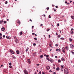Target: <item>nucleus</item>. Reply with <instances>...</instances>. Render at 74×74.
Returning <instances> with one entry per match:
<instances>
[{
    "label": "nucleus",
    "mask_w": 74,
    "mask_h": 74,
    "mask_svg": "<svg viewBox=\"0 0 74 74\" xmlns=\"http://www.w3.org/2000/svg\"><path fill=\"white\" fill-rule=\"evenodd\" d=\"M28 50H29V47H27V49H26V50L25 51L26 52H27V51H28Z\"/></svg>",
    "instance_id": "obj_20"
},
{
    "label": "nucleus",
    "mask_w": 74,
    "mask_h": 74,
    "mask_svg": "<svg viewBox=\"0 0 74 74\" xmlns=\"http://www.w3.org/2000/svg\"><path fill=\"white\" fill-rule=\"evenodd\" d=\"M73 30H74V29H73V28H72L71 29V31H73Z\"/></svg>",
    "instance_id": "obj_46"
},
{
    "label": "nucleus",
    "mask_w": 74,
    "mask_h": 74,
    "mask_svg": "<svg viewBox=\"0 0 74 74\" xmlns=\"http://www.w3.org/2000/svg\"><path fill=\"white\" fill-rule=\"evenodd\" d=\"M56 51H58V49H56Z\"/></svg>",
    "instance_id": "obj_62"
},
{
    "label": "nucleus",
    "mask_w": 74,
    "mask_h": 74,
    "mask_svg": "<svg viewBox=\"0 0 74 74\" xmlns=\"http://www.w3.org/2000/svg\"><path fill=\"white\" fill-rule=\"evenodd\" d=\"M1 38H2V36H0V40H1Z\"/></svg>",
    "instance_id": "obj_49"
},
{
    "label": "nucleus",
    "mask_w": 74,
    "mask_h": 74,
    "mask_svg": "<svg viewBox=\"0 0 74 74\" xmlns=\"http://www.w3.org/2000/svg\"><path fill=\"white\" fill-rule=\"evenodd\" d=\"M50 61L51 62V63H53V60H50Z\"/></svg>",
    "instance_id": "obj_21"
},
{
    "label": "nucleus",
    "mask_w": 74,
    "mask_h": 74,
    "mask_svg": "<svg viewBox=\"0 0 74 74\" xmlns=\"http://www.w3.org/2000/svg\"><path fill=\"white\" fill-rule=\"evenodd\" d=\"M5 4H7L8 3V2L7 1H6L5 3Z\"/></svg>",
    "instance_id": "obj_34"
},
{
    "label": "nucleus",
    "mask_w": 74,
    "mask_h": 74,
    "mask_svg": "<svg viewBox=\"0 0 74 74\" xmlns=\"http://www.w3.org/2000/svg\"><path fill=\"white\" fill-rule=\"evenodd\" d=\"M71 18L72 19H74V16H71Z\"/></svg>",
    "instance_id": "obj_22"
},
{
    "label": "nucleus",
    "mask_w": 74,
    "mask_h": 74,
    "mask_svg": "<svg viewBox=\"0 0 74 74\" xmlns=\"http://www.w3.org/2000/svg\"><path fill=\"white\" fill-rule=\"evenodd\" d=\"M47 60H48V61H50V60H49V59L48 58H47Z\"/></svg>",
    "instance_id": "obj_27"
},
{
    "label": "nucleus",
    "mask_w": 74,
    "mask_h": 74,
    "mask_svg": "<svg viewBox=\"0 0 74 74\" xmlns=\"http://www.w3.org/2000/svg\"><path fill=\"white\" fill-rule=\"evenodd\" d=\"M57 26H59V23H58V24H57Z\"/></svg>",
    "instance_id": "obj_50"
},
{
    "label": "nucleus",
    "mask_w": 74,
    "mask_h": 74,
    "mask_svg": "<svg viewBox=\"0 0 74 74\" xmlns=\"http://www.w3.org/2000/svg\"><path fill=\"white\" fill-rule=\"evenodd\" d=\"M65 48L66 50H69V47H68L66 46Z\"/></svg>",
    "instance_id": "obj_19"
},
{
    "label": "nucleus",
    "mask_w": 74,
    "mask_h": 74,
    "mask_svg": "<svg viewBox=\"0 0 74 74\" xmlns=\"http://www.w3.org/2000/svg\"><path fill=\"white\" fill-rule=\"evenodd\" d=\"M12 58H14V59H15V58H16L15 57H12Z\"/></svg>",
    "instance_id": "obj_55"
},
{
    "label": "nucleus",
    "mask_w": 74,
    "mask_h": 74,
    "mask_svg": "<svg viewBox=\"0 0 74 74\" xmlns=\"http://www.w3.org/2000/svg\"><path fill=\"white\" fill-rule=\"evenodd\" d=\"M49 7H47V9L48 10H49Z\"/></svg>",
    "instance_id": "obj_37"
},
{
    "label": "nucleus",
    "mask_w": 74,
    "mask_h": 74,
    "mask_svg": "<svg viewBox=\"0 0 74 74\" xmlns=\"http://www.w3.org/2000/svg\"><path fill=\"white\" fill-rule=\"evenodd\" d=\"M70 47L71 48H74V45L72 44L70 45Z\"/></svg>",
    "instance_id": "obj_6"
},
{
    "label": "nucleus",
    "mask_w": 74,
    "mask_h": 74,
    "mask_svg": "<svg viewBox=\"0 0 74 74\" xmlns=\"http://www.w3.org/2000/svg\"><path fill=\"white\" fill-rule=\"evenodd\" d=\"M49 18H51V17L50 16V15H49Z\"/></svg>",
    "instance_id": "obj_40"
},
{
    "label": "nucleus",
    "mask_w": 74,
    "mask_h": 74,
    "mask_svg": "<svg viewBox=\"0 0 74 74\" xmlns=\"http://www.w3.org/2000/svg\"><path fill=\"white\" fill-rule=\"evenodd\" d=\"M2 31H4L5 30V28L4 27H3V28H2L1 29Z\"/></svg>",
    "instance_id": "obj_9"
},
{
    "label": "nucleus",
    "mask_w": 74,
    "mask_h": 74,
    "mask_svg": "<svg viewBox=\"0 0 74 74\" xmlns=\"http://www.w3.org/2000/svg\"><path fill=\"white\" fill-rule=\"evenodd\" d=\"M27 60H28V63L29 64H30V60L29 59H28Z\"/></svg>",
    "instance_id": "obj_10"
},
{
    "label": "nucleus",
    "mask_w": 74,
    "mask_h": 74,
    "mask_svg": "<svg viewBox=\"0 0 74 74\" xmlns=\"http://www.w3.org/2000/svg\"><path fill=\"white\" fill-rule=\"evenodd\" d=\"M3 20H1V21L0 22V24L1 25V24H2V23H3Z\"/></svg>",
    "instance_id": "obj_16"
},
{
    "label": "nucleus",
    "mask_w": 74,
    "mask_h": 74,
    "mask_svg": "<svg viewBox=\"0 0 74 74\" xmlns=\"http://www.w3.org/2000/svg\"><path fill=\"white\" fill-rule=\"evenodd\" d=\"M61 70L62 71H63V68H62L61 69Z\"/></svg>",
    "instance_id": "obj_29"
},
{
    "label": "nucleus",
    "mask_w": 74,
    "mask_h": 74,
    "mask_svg": "<svg viewBox=\"0 0 74 74\" xmlns=\"http://www.w3.org/2000/svg\"><path fill=\"white\" fill-rule=\"evenodd\" d=\"M6 38H9V37H8V36H6Z\"/></svg>",
    "instance_id": "obj_45"
},
{
    "label": "nucleus",
    "mask_w": 74,
    "mask_h": 74,
    "mask_svg": "<svg viewBox=\"0 0 74 74\" xmlns=\"http://www.w3.org/2000/svg\"><path fill=\"white\" fill-rule=\"evenodd\" d=\"M34 39L35 40H37V38H34Z\"/></svg>",
    "instance_id": "obj_33"
},
{
    "label": "nucleus",
    "mask_w": 74,
    "mask_h": 74,
    "mask_svg": "<svg viewBox=\"0 0 74 74\" xmlns=\"http://www.w3.org/2000/svg\"><path fill=\"white\" fill-rule=\"evenodd\" d=\"M37 65L38 66H40V64H37Z\"/></svg>",
    "instance_id": "obj_54"
},
{
    "label": "nucleus",
    "mask_w": 74,
    "mask_h": 74,
    "mask_svg": "<svg viewBox=\"0 0 74 74\" xmlns=\"http://www.w3.org/2000/svg\"><path fill=\"white\" fill-rule=\"evenodd\" d=\"M9 67L10 68H12V66L11 65H10L9 66Z\"/></svg>",
    "instance_id": "obj_32"
},
{
    "label": "nucleus",
    "mask_w": 74,
    "mask_h": 74,
    "mask_svg": "<svg viewBox=\"0 0 74 74\" xmlns=\"http://www.w3.org/2000/svg\"><path fill=\"white\" fill-rule=\"evenodd\" d=\"M22 32H21L19 33V36H22Z\"/></svg>",
    "instance_id": "obj_7"
},
{
    "label": "nucleus",
    "mask_w": 74,
    "mask_h": 74,
    "mask_svg": "<svg viewBox=\"0 0 74 74\" xmlns=\"http://www.w3.org/2000/svg\"><path fill=\"white\" fill-rule=\"evenodd\" d=\"M69 41H70V42H71L72 41H73V40H72V39L71 38H69Z\"/></svg>",
    "instance_id": "obj_17"
},
{
    "label": "nucleus",
    "mask_w": 74,
    "mask_h": 74,
    "mask_svg": "<svg viewBox=\"0 0 74 74\" xmlns=\"http://www.w3.org/2000/svg\"><path fill=\"white\" fill-rule=\"evenodd\" d=\"M33 27H34V26H32V28L33 29Z\"/></svg>",
    "instance_id": "obj_61"
},
{
    "label": "nucleus",
    "mask_w": 74,
    "mask_h": 74,
    "mask_svg": "<svg viewBox=\"0 0 74 74\" xmlns=\"http://www.w3.org/2000/svg\"><path fill=\"white\" fill-rule=\"evenodd\" d=\"M33 56H36V53H34L33 54Z\"/></svg>",
    "instance_id": "obj_15"
},
{
    "label": "nucleus",
    "mask_w": 74,
    "mask_h": 74,
    "mask_svg": "<svg viewBox=\"0 0 74 74\" xmlns=\"http://www.w3.org/2000/svg\"><path fill=\"white\" fill-rule=\"evenodd\" d=\"M56 47H58V45L56 44Z\"/></svg>",
    "instance_id": "obj_35"
},
{
    "label": "nucleus",
    "mask_w": 74,
    "mask_h": 74,
    "mask_svg": "<svg viewBox=\"0 0 74 74\" xmlns=\"http://www.w3.org/2000/svg\"><path fill=\"white\" fill-rule=\"evenodd\" d=\"M65 3L66 4H67V1H65Z\"/></svg>",
    "instance_id": "obj_47"
},
{
    "label": "nucleus",
    "mask_w": 74,
    "mask_h": 74,
    "mask_svg": "<svg viewBox=\"0 0 74 74\" xmlns=\"http://www.w3.org/2000/svg\"><path fill=\"white\" fill-rule=\"evenodd\" d=\"M43 55H42L40 56V57L41 58H43Z\"/></svg>",
    "instance_id": "obj_25"
},
{
    "label": "nucleus",
    "mask_w": 74,
    "mask_h": 74,
    "mask_svg": "<svg viewBox=\"0 0 74 74\" xmlns=\"http://www.w3.org/2000/svg\"><path fill=\"white\" fill-rule=\"evenodd\" d=\"M52 57H53V54H52Z\"/></svg>",
    "instance_id": "obj_58"
},
{
    "label": "nucleus",
    "mask_w": 74,
    "mask_h": 74,
    "mask_svg": "<svg viewBox=\"0 0 74 74\" xmlns=\"http://www.w3.org/2000/svg\"><path fill=\"white\" fill-rule=\"evenodd\" d=\"M71 2H72V1H70V3H71Z\"/></svg>",
    "instance_id": "obj_63"
},
{
    "label": "nucleus",
    "mask_w": 74,
    "mask_h": 74,
    "mask_svg": "<svg viewBox=\"0 0 74 74\" xmlns=\"http://www.w3.org/2000/svg\"><path fill=\"white\" fill-rule=\"evenodd\" d=\"M7 23V22L6 21H4V23Z\"/></svg>",
    "instance_id": "obj_43"
},
{
    "label": "nucleus",
    "mask_w": 74,
    "mask_h": 74,
    "mask_svg": "<svg viewBox=\"0 0 74 74\" xmlns=\"http://www.w3.org/2000/svg\"><path fill=\"white\" fill-rule=\"evenodd\" d=\"M34 34H34V33H33L32 34V36H34Z\"/></svg>",
    "instance_id": "obj_41"
},
{
    "label": "nucleus",
    "mask_w": 74,
    "mask_h": 74,
    "mask_svg": "<svg viewBox=\"0 0 74 74\" xmlns=\"http://www.w3.org/2000/svg\"><path fill=\"white\" fill-rule=\"evenodd\" d=\"M58 50L60 52V49H59Z\"/></svg>",
    "instance_id": "obj_52"
},
{
    "label": "nucleus",
    "mask_w": 74,
    "mask_h": 74,
    "mask_svg": "<svg viewBox=\"0 0 74 74\" xmlns=\"http://www.w3.org/2000/svg\"><path fill=\"white\" fill-rule=\"evenodd\" d=\"M23 71H24V74H28V72L27 71L24 70Z\"/></svg>",
    "instance_id": "obj_3"
},
{
    "label": "nucleus",
    "mask_w": 74,
    "mask_h": 74,
    "mask_svg": "<svg viewBox=\"0 0 74 74\" xmlns=\"http://www.w3.org/2000/svg\"><path fill=\"white\" fill-rule=\"evenodd\" d=\"M29 21H30L31 22H32V20H31V19H30Z\"/></svg>",
    "instance_id": "obj_60"
},
{
    "label": "nucleus",
    "mask_w": 74,
    "mask_h": 74,
    "mask_svg": "<svg viewBox=\"0 0 74 74\" xmlns=\"http://www.w3.org/2000/svg\"><path fill=\"white\" fill-rule=\"evenodd\" d=\"M64 74H69V71L67 69H64Z\"/></svg>",
    "instance_id": "obj_1"
},
{
    "label": "nucleus",
    "mask_w": 74,
    "mask_h": 74,
    "mask_svg": "<svg viewBox=\"0 0 74 74\" xmlns=\"http://www.w3.org/2000/svg\"><path fill=\"white\" fill-rule=\"evenodd\" d=\"M58 58V57H57V56H55V58Z\"/></svg>",
    "instance_id": "obj_57"
},
{
    "label": "nucleus",
    "mask_w": 74,
    "mask_h": 74,
    "mask_svg": "<svg viewBox=\"0 0 74 74\" xmlns=\"http://www.w3.org/2000/svg\"><path fill=\"white\" fill-rule=\"evenodd\" d=\"M56 8H58V6H56Z\"/></svg>",
    "instance_id": "obj_53"
},
{
    "label": "nucleus",
    "mask_w": 74,
    "mask_h": 74,
    "mask_svg": "<svg viewBox=\"0 0 74 74\" xmlns=\"http://www.w3.org/2000/svg\"><path fill=\"white\" fill-rule=\"evenodd\" d=\"M5 35H3V38H5Z\"/></svg>",
    "instance_id": "obj_48"
},
{
    "label": "nucleus",
    "mask_w": 74,
    "mask_h": 74,
    "mask_svg": "<svg viewBox=\"0 0 74 74\" xmlns=\"http://www.w3.org/2000/svg\"><path fill=\"white\" fill-rule=\"evenodd\" d=\"M9 65H11V63L10 62V63L9 64Z\"/></svg>",
    "instance_id": "obj_44"
},
{
    "label": "nucleus",
    "mask_w": 74,
    "mask_h": 74,
    "mask_svg": "<svg viewBox=\"0 0 74 74\" xmlns=\"http://www.w3.org/2000/svg\"><path fill=\"white\" fill-rule=\"evenodd\" d=\"M60 40H64V38H60Z\"/></svg>",
    "instance_id": "obj_26"
},
{
    "label": "nucleus",
    "mask_w": 74,
    "mask_h": 74,
    "mask_svg": "<svg viewBox=\"0 0 74 74\" xmlns=\"http://www.w3.org/2000/svg\"><path fill=\"white\" fill-rule=\"evenodd\" d=\"M2 34L1 33H0V36H2Z\"/></svg>",
    "instance_id": "obj_56"
},
{
    "label": "nucleus",
    "mask_w": 74,
    "mask_h": 74,
    "mask_svg": "<svg viewBox=\"0 0 74 74\" xmlns=\"http://www.w3.org/2000/svg\"><path fill=\"white\" fill-rule=\"evenodd\" d=\"M40 25V26H42V25H43L42 24L41 25Z\"/></svg>",
    "instance_id": "obj_64"
},
{
    "label": "nucleus",
    "mask_w": 74,
    "mask_h": 74,
    "mask_svg": "<svg viewBox=\"0 0 74 74\" xmlns=\"http://www.w3.org/2000/svg\"><path fill=\"white\" fill-rule=\"evenodd\" d=\"M15 42H16V43H18V39L16 38V39L15 40Z\"/></svg>",
    "instance_id": "obj_11"
},
{
    "label": "nucleus",
    "mask_w": 74,
    "mask_h": 74,
    "mask_svg": "<svg viewBox=\"0 0 74 74\" xmlns=\"http://www.w3.org/2000/svg\"><path fill=\"white\" fill-rule=\"evenodd\" d=\"M17 22L18 23V24H19V25H21V23L20 22V21H19V20H18L17 21Z\"/></svg>",
    "instance_id": "obj_12"
},
{
    "label": "nucleus",
    "mask_w": 74,
    "mask_h": 74,
    "mask_svg": "<svg viewBox=\"0 0 74 74\" xmlns=\"http://www.w3.org/2000/svg\"><path fill=\"white\" fill-rule=\"evenodd\" d=\"M64 66L63 65H61V67L62 68H64Z\"/></svg>",
    "instance_id": "obj_30"
},
{
    "label": "nucleus",
    "mask_w": 74,
    "mask_h": 74,
    "mask_svg": "<svg viewBox=\"0 0 74 74\" xmlns=\"http://www.w3.org/2000/svg\"><path fill=\"white\" fill-rule=\"evenodd\" d=\"M46 68L47 70H48L50 69V66H46Z\"/></svg>",
    "instance_id": "obj_5"
},
{
    "label": "nucleus",
    "mask_w": 74,
    "mask_h": 74,
    "mask_svg": "<svg viewBox=\"0 0 74 74\" xmlns=\"http://www.w3.org/2000/svg\"><path fill=\"white\" fill-rule=\"evenodd\" d=\"M65 49L64 48V47H63L62 49V51L64 53H65V51H64Z\"/></svg>",
    "instance_id": "obj_4"
},
{
    "label": "nucleus",
    "mask_w": 74,
    "mask_h": 74,
    "mask_svg": "<svg viewBox=\"0 0 74 74\" xmlns=\"http://www.w3.org/2000/svg\"><path fill=\"white\" fill-rule=\"evenodd\" d=\"M61 60H62V61H65V60H64V58H62L61 59Z\"/></svg>",
    "instance_id": "obj_13"
},
{
    "label": "nucleus",
    "mask_w": 74,
    "mask_h": 74,
    "mask_svg": "<svg viewBox=\"0 0 74 74\" xmlns=\"http://www.w3.org/2000/svg\"><path fill=\"white\" fill-rule=\"evenodd\" d=\"M16 53H17V54H19V51L18 50H17L16 51Z\"/></svg>",
    "instance_id": "obj_14"
},
{
    "label": "nucleus",
    "mask_w": 74,
    "mask_h": 74,
    "mask_svg": "<svg viewBox=\"0 0 74 74\" xmlns=\"http://www.w3.org/2000/svg\"><path fill=\"white\" fill-rule=\"evenodd\" d=\"M58 63H60V62H61V60H58Z\"/></svg>",
    "instance_id": "obj_28"
},
{
    "label": "nucleus",
    "mask_w": 74,
    "mask_h": 74,
    "mask_svg": "<svg viewBox=\"0 0 74 74\" xmlns=\"http://www.w3.org/2000/svg\"><path fill=\"white\" fill-rule=\"evenodd\" d=\"M71 53H72V54H73V55H74V53L73 51H71Z\"/></svg>",
    "instance_id": "obj_24"
},
{
    "label": "nucleus",
    "mask_w": 74,
    "mask_h": 74,
    "mask_svg": "<svg viewBox=\"0 0 74 74\" xmlns=\"http://www.w3.org/2000/svg\"><path fill=\"white\" fill-rule=\"evenodd\" d=\"M51 26H53V27H54L53 26V25L52 23V24H51Z\"/></svg>",
    "instance_id": "obj_38"
},
{
    "label": "nucleus",
    "mask_w": 74,
    "mask_h": 74,
    "mask_svg": "<svg viewBox=\"0 0 74 74\" xmlns=\"http://www.w3.org/2000/svg\"><path fill=\"white\" fill-rule=\"evenodd\" d=\"M51 45H52V42H50V43H49V46L51 47Z\"/></svg>",
    "instance_id": "obj_18"
},
{
    "label": "nucleus",
    "mask_w": 74,
    "mask_h": 74,
    "mask_svg": "<svg viewBox=\"0 0 74 74\" xmlns=\"http://www.w3.org/2000/svg\"><path fill=\"white\" fill-rule=\"evenodd\" d=\"M60 69L59 68V67H57V68H56V70H59Z\"/></svg>",
    "instance_id": "obj_23"
},
{
    "label": "nucleus",
    "mask_w": 74,
    "mask_h": 74,
    "mask_svg": "<svg viewBox=\"0 0 74 74\" xmlns=\"http://www.w3.org/2000/svg\"><path fill=\"white\" fill-rule=\"evenodd\" d=\"M46 57H47V58H48V57H49V55H46Z\"/></svg>",
    "instance_id": "obj_39"
},
{
    "label": "nucleus",
    "mask_w": 74,
    "mask_h": 74,
    "mask_svg": "<svg viewBox=\"0 0 74 74\" xmlns=\"http://www.w3.org/2000/svg\"><path fill=\"white\" fill-rule=\"evenodd\" d=\"M39 74H41V71H40L39 72Z\"/></svg>",
    "instance_id": "obj_51"
},
{
    "label": "nucleus",
    "mask_w": 74,
    "mask_h": 74,
    "mask_svg": "<svg viewBox=\"0 0 74 74\" xmlns=\"http://www.w3.org/2000/svg\"><path fill=\"white\" fill-rule=\"evenodd\" d=\"M9 51H10V52L11 53H12V54H14L15 53V52L12 49H10Z\"/></svg>",
    "instance_id": "obj_2"
},
{
    "label": "nucleus",
    "mask_w": 74,
    "mask_h": 74,
    "mask_svg": "<svg viewBox=\"0 0 74 74\" xmlns=\"http://www.w3.org/2000/svg\"><path fill=\"white\" fill-rule=\"evenodd\" d=\"M33 45H34V46H36V44L35 43H34L33 44Z\"/></svg>",
    "instance_id": "obj_31"
},
{
    "label": "nucleus",
    "mask_w": 74,
    "mask_h": 74,
    "mask_svg": "<svg viewBox=\"0 0 74 74\" xmlns=\"http://www.w3.org/2000/svg\"><path fill=\"white\" fill-rule=\"evenodd\" d=\"M70 33L71 34H74V32L73 31H70Z\"/></svg>",
    "instance_id": "obj_8"
},
{
    "label": "nucleus",
    "mask_w": 74,
    "mask_h": 74,
    "mask_svg": "<svg viewBox=\"0 0 74 74\" xmlns=\"http://www.w3.org/2000/svg\"><path fill=\"white\" fill-rule=\"evenodd\" d=\"M49 30H50L49 29H47V32H49Z\"/></svg>",
    "instance_id": "obj_42"
},
{
    "label": "nucleus",
    "mask_w": 74,
    "mask_h": 74,
    "mask_svg": "<svg viewBox=\"0 0 74 74\" xmlns=\"http://www.w3.org/2000/svg\"><path fill=\"white\" fill-rule=\"evenodd\" d=\"M60 36H61L60 35H58V38H59L60 37Z\"/></svg>",
    "instance_id": "obj_36"
},
{
    "label": "nucleus",
    "mask_w": 74,
    "mask_h": 74,
    "mask_svg": "<svg viewBox=\"0 0 74 74\" xmlns=\"http://www.w3.org/2000/svg\"><path fill=\"white\" fill-rule=\"evenodd\" d=\"M53 74H56V72H54L53 73Z\"/></svg>",
    "instance_id": "obj_59"
}]
</instances>
